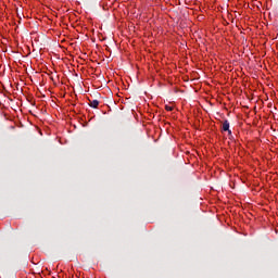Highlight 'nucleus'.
Here are the masks:
<instances>
[{"label": "nucleus", "mask_w": 278, "mask_h": 278, "mask_svg": "<svg viewBox=\"0 0 278 278\" xmlns=\"http://www.w3.org/2000/svg\"><path fill=\"white\" fill-rule=\"evenodd\" d=\"M223 131H228L229 135H231V131L229 130V122L225 121L222 126Z\"/></svg>", "instance_id": "f257e3e1"}, {"label": "nucleus", "mask_w": 278, "mask_h": 278, "mask_svg": "<svg viewBox=\"0 0 278 278\" xmlns=\"http://www.w3.org/2000/svg\"><path fill=\"white\" fill-rule=\"evenodd\" d=\"M90 106L91 108H99V101H97V100L90 101Z\"/></svg>", "instance_id": "f03ea898"}, {"label": "nucleus", "mask_w": 278, "mask_h": 278, "mask_svg": "<svg viewBox=\"0 0 278 278\" xmlns=\"http://www.w3.org/2000/svg\"><path fill=\"white\" fill-rule=\"evenodd\" d=\"M165 110H166L167 112H173L174 109H173V106L166 105V106H165Z\"/></svg>", "instance_id": "7ed1b4c3"}]
</instances>
